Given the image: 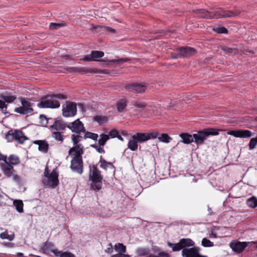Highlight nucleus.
Returning <instances> with one entry per match:
<instances>
[{"label":"nucleus","mask_w":257,"mask_h":257,"mask_svg":"<svg viewBox=\"0 0 257 257\" xmlns=\"http://www.w3.org/2000/svg\"><path fill=\"white\" fill-rule=\"evenodd\" d=\"M100 138L98 140V145L100 146L103 147L107 140L109 139V136L102 134L100 135Z\"/></svg>","instance_id":"nucleus-30"},{"label":"nucleus","mask_w":257,"mask_h":257,"mask_svg":"<svg viewBox=\"0 0 257 257\" xmlns=\"http://www.w3.org/2000/svg\"><path fill=\"white\" fill-rule=\"evenodd\" d=\"M8 132L6 135V138L9 141L15 140L19 143L23 144L25 140L28 139L21 131L15 130L14 132Z\"/></svg>","instance_id":"nucleus-9"},{"label":"nucleus","mask_w":257,"mask_h":257,"mask_svg":"<svg viewBox=\"0 0 257 257\" xmlns=\"http://www.w3.org/2000/svg\"><path fill=\"white\" fill-rule=\"evenodd\" d=\"M3 171L5 175L8 177H11L13 172L15 171L14 167L12 166L4 164L2 167Z\"/></svg>","instance_id":"nucleus-22"},{"label":"nucleus","mask_w":257,"mask_h":257,"mask_svg":"<svg viewBox=\"0 0 257 257\" xmlns=\"http://www.w3.org/2000/svg\"><path fill=\"white\" fill-rule=\"evenodd\" d=\"M125 255L126 256V257H131V256H130V255H127V254H125Z\"/></svg>","instance_id":"nucleus-64"},{"label":"nucleus","mask_w":257,"mask_h":257,"mask_svg":"<svg viewBox=\"0 0 257 257\" xmlns=\"http://www.w3.org/2000/svg\"><path fill=\"white\" fill-rule=\"evenodd\" d=\"M99 163H100V167L104 170H106L108 166L107 165H109L110 166H112V167H114L113 165L110 162H107L105 160H104L102 158V156H100Z\"/></svg>","instance_id":"nucleus-41"},{"label":"nucleus","mask_w":257,"mask_h":257,"mask_svg":"<svg viewBox=\"0 0 257 257\" xmlns=\"http://www.w3.org/2000/svg\"><path fill=\"white\" fill-rule=\"evenodd\" d=\"M256 243H257V242L255 241L240 242L239 241H233L230 242L229 246L233 251L237 253H240L242 252L249 244Z\"/></svg>","instance_id":"nucleus-8"},{"label":"nucleus","mask_w":257,"mask_h":257,"mask_svg":"<svg viewBox=\"0 0 257 257\" xmlns=\"http://www.w3.org/2000/svg\"><path fill=\"white\" fill-rule=\"evenodd\" d=\"M257 145V137L255 138H252L250 140L249 143L248 144L249 149L250 150H252L254 148H255Z\"/></svg>","instance_id":"nucleus-45"},{"label":"nucleus","mask_w":257,"mask_h":257,"mask_svg":"<svg viewBox=\"0 0 257 257\" xmlns=\"http://www.w3.org/2000/svg\"><path fill=\"white\" fill-rule=\"evenodd\" d=\"M136 253L139 256L149 255H150V249L148 247H139L137 249Z\"/></svg>","instance_id":"nucleus-27"},{"label":"nucleus","mask_w":257,"mask_h":257,"mask_svg":"<svg viewBox=\"0 0 257 257\" xmlns=\"http://www.w3.org/2000/svg\"><path fill=\"white\" fill-rule=\"evenodd\" d=\"M15 112L19 113L21 114H27L29 113H32L31 112V109L30 108H27L23 107L22 106L18 107H16L15 110Z\"/></svg>","instance_id":"nucleus-32"},{"label":"nucleus","mask_w":257,"mask_h":257,"mask_svg":"<svg viewBox=\"0 0 257 257\" xmlns=\"http://www.w3.org/2000/svg\"><path fill=\"white\" fill-rule=\"evenodd\" d=\"M92 167L93 170L91 172L90 168L89 175V179L91 181V188L95 191H99L102 188L103 177L96 165H93Z\"/></svg>","instance_id":"nucleus-3"},{"label":"nucleus","mask_w":257,"mask_h":257,"mask_svg":"<svg viewBox=\"0 0 257 257\" xmlns=\"http://www.w3.org/2000/svg\"><path fill=\"white\" fill-rule=\"evenodd\" d=\"M227 134L236 138L242 139L249 138L252 135V133L251 131L243 129H237L228 131L227 132Z\"/></svg>","instance_id":"nucleus-13"},{"label":"nucleus","mask_w":257,"mask_h":257,"mask_svg":"<svg viewBox=\"0 0 257 257\" xmlns=\"http://www.w3.org/2000/svg\"><path fill=\"white\" fill-rule=\"evenodd\" d=\"M49 148V145L48 143L44 140L42 141L41 143L39 144V151L46 153Z\"/></svg>","instance_id":"nucleus-36"},{"label":"nucleus","mask_w":257,"mask_h":257,"mask_svg":"<svg viewBox=\"0 0 257 257\" xmlns=\"http://www.w3.org/2000/svg\"><path fill=\"white\" fill-rule=\"evenodd\" d=\"M52 137L57 141L62 142L63 140V135L61 133L58 132H54L52 133Z\"/></svg>","instance_id":"nucleus-43"},{"label":"nucleus","mask_w":257,"mask_h":257,"mask_svg":"<svg viewBox=\"0 0 257 257\" xmlns=\"http://www.w3.org/2000/svg\"><path fill=\"white\" fill-rule=\"evenodd\" d=\"M11 176L12 177L13 180H14L15 182H16V183H20V181H21L20 177L18 175H17L16 174H13Z\"/></svg>","instance_id":"nucleus-52"},{"label":"nucleus","mask_w":257,"mask_h":257,"mask_svg":"<svg viewBox=\"0 0 257 257\" xmlns=\"http://www.w3.org/2000/svg\"><path fill=\"white\" fill-rule=\"evenodd\" d=\"M221 50L225 53L229 55H234L237 53L238 51L235 48H230L227 46H223L221 48Z\"/></svg>","instance_id":"nucleus-31"},{"label":"nucleus","mask_w":257,"mask_h":257,"mask_svg":"<svg viewBox=\"0 0 257 257\" xmlns=\"http://www.w3.org/2000/svg\"><path fill=\"white\" fill-rule=\"evenodd\" d=\"M70 69L73 70V71H75L76 70V68H74V67H71L70 68Z\"/></svg>","instance_id":"nucleus-63"},{"label":"nucleus","mask_w":257,"mask_h":257,"mask_svg":"<svg viewBox=\"0 0 257 257\" xmlns=\"http://www.w3.org/2000/svg\"><path fill=\"white\" fill-rule=\"evenodd\" d=\"M63 26L62 24L51 23L50 24L49 28L51 30H58Z\"/></svg>","instance_id":"nucleus-47"},{"label":"nucleus","mask_w":257,"mask_h":257,"mask_svg":"<svg viewBox=\"0 0 257 257\" xmlns=\"http://www.w3.org/2000/svg\"><path fill=\"white\" fill-rule=\"evenodd\" d=\"M0 97L3 99L5 102L11 103L16 99V96L14 95H2Z\"/></svg>","instance_id":"nucleus-40"},{"label":"nucleus","mask_w":257,"mask_h":257,"mask_svg":"<svg viewBox=\"0 0 257 257\" xmlns=\"http://www.w3.org/2000/svg\"><path fill=\"white\" fill-rule=\"evenodd\" d=\"M6 164L8 165H16L20 163L19 157L15 155H11L8 159L7 158L6 162H5Z\"/></svg>","instance_id":"nucleus-20"},{"label":"nucleus","mask_w":257,"mask_h":257,"mask_svg":"<svg viewBox=\"0 0 257 257\" xmlns=\"http://www.w3.org/2000/svg\"><path fill=\"white\" fill-rule=\"evenodd\" d=\"M17 256L19 257H22L23 256V253L21 252H19L17 253Z\"/></svg>","instance_id":"nucleus-62"},{"label":"nucleus","mask_w":257,"mask_h":257,"mask_svg":"<svg viewBox=\"0 0 257 257\" xmlns=\"http://www.w3.org/2000/svg\"><path fill=\"white\" fill-rule=\"evenodd\" d=\"M44 174V176L46 178L49 177L50 176V174L49 173V171L48 168L47 167H46Z\"/></svg>","instance_id":"nucleus-56"},{"label":"nucleus","mask_w":257,"mask_h":257,"mask_svg":"<svg viewBox=\"0 0 257 257\" xmlns=\"http://www.w3.org/2000/svg\"><path fill=\"white\" fill-rule=\"evenodd\" d=\"M109 245L110 246V247L107 248L106 251L108 253H110L112 251V246L111 243H110Z\"/></svg>","instance_id":"nucleus-58"},{"label":"nucleus","mask_w":257,"mask_h":257,"mask_svg":"<svg viewBox=\"0 0 257 257\" xmlns=\"http://www.w3.org/2000/svg\"><path fill=\"white\" fill-rule=\"evenodd\" d=\"M127 105V101L125 99H121L116 103V108L118 112H122Z\"/></svg>","instance_id":"nucleus-24"},{"label":"nucleus","mask_w":257,"mask_h":257,"mask_svg":"<svg viewBox=\"0 0 257 257\" xmlns=\"http://www.w3.org/2000/svg\"><path fill=\"white\" fill-rule=\"evenodd\" d=\"M76 104L74 102H68L65 106L63 105L62 114L64 117L74 116L76 115Z\"/></svg>","instance_id":"nucleus-12"},{"label":"nucleus","mask_w":257,"mask_h":257,"mask_svg":"<svg viewBox=\"0 0 257 257\" xmlns=\"http://www.w3.org/2000/svg\"><path fill=\"white\" fill-rule=\"evenodd\" d=\"M199 250V248L196 246L185 248L182 250V255L183 257H207L200 254Z\"/></svg>","instance_id":"nucleus-14"},{"label":"nucleus","mask_w":257,"mask_h":257,"mask_svg":"<svg viewBox=\"0 0 257 257\" xmlns=\"http://www.w3.org/2000/svg\"><path fill=\"white\" fill-rule=\"evenodd\" d=\"M93 120L99 124H102L107 121V117L105 116L96 115L94 117Z\"/></svg>","instance_id":"nucleus-39"},{"label":"nucleus","mask_w":257,"mask_h":257,"mask_svg":"<svg viewBox=\"0 0 257 257\" xmlns=\"http://www.w3.org/2000/svg\"><path fill=\"white\" fill-rule=\"evenodd\" d=\"M14 205L16 207V209L19 213L23 212L24 204L23 201L20 200H15L14 201Z\"/></svg>","instance_id":"nucleus-29"},{"label":"nucleus","mask_w":257,"mask_h":257,"mask_svg":"<svg viewBox=\"0 0 257 257\" xmlns=\"http://www.w3.org/2000/svg\"><path fill=\"white\" fill-rule=\"evenodd\" d=\"M104 29L106 32L110 33H114L115 32V30L113 29L108 26L104 27Z\"/></svg>","instance_id":"nucleus-54"},{"label":"nucleus","mask_w":257,"mask_h":257,"mask_svg":"<svg viewBox=\"0 0 257 257\" xmlns=\"http://www.w3.org/2000/svg\"><path fill=\"white\" fill-rule=\"evenodd\" d=\"M213 30L218 34H226L228 32L227 29L224 27L216 28Z\"/></svg>","instance_id":"nucleus-48"},{"label":"nucleus","mask_w":257,"mask_h":257,"mask_svg":"<svg viewBox=\"0 0 257 257\" xmlns=\"http://www.w3.org/2000/svg\"><path fill=\"white\" fill-rule=\"evenodd\" d=\"M196 51L193 48L189 47H183L177 49L175 52L171 53V57L174 59L181 57H189L194 55Z\"/></svg>","instance_id":"nucleus-7"},{"label":"nucleus","mask_w":257,"mask_h":257,"mask_svg":"<svg viewBox=\"0 0 257 257\" xmlns=\"http://www.w3.org/2000/svg\"><path fill=\"white\" fill-rule=\"evenodd\" d=\"M66 99L67 97L60 93L46 95L41 98L40 102L37 104V106L40 108H57L60 106L59 100Z\"/></svg>","instance_id":"nucleus-1"},{"label":"nucleus","mask_w":257,"mask_h":257,"mask_svg":"<svg viewBox=\"0 0 257 257\" xmlns=\"http://www.w3.org/2000/svg\"><path fill=\"white\" fill-rule=\"evenodd\" d=\"M196 13L199 15L200 17L205 19L230 18L240 14V12L238 11H223L220 8H218L215 11L212 12H209L204 9H199L196 10Z\"/></svg>","instance_id":"nucleus-2"},{"label":"nucleus","mask_w":257,"mask_h":257,"mask_svg":"<svg viewBox=\"0 0 257 257\" xmlns=\"http://www.w3.org/2000/svg\"><path fill=\"white\" fill-rule=\"evenodd\" d=\"M81 60L83 61H93L91 53H90V55H88L84 56Z\"/></svg>","instance_id":"nucleus-51"},{"label":"nucleus","mask_w":257,"mask_h":257,"mask_svg":"<svg viewBox=\"0 0 257 257\" xmlns=\"http://www.w3.org/2000/svg\"><path fill=\"white\" fill-rule=\"evenodd\" d=\"M47 179V185L49 187L54 188L59 184L58 173L55 170H53Z\"/></svg>","instance_id":"nucleus-17"},{"label":"nucleus","mask_w":257,"mask_h":257,"mask_svg":"<svg viewBox=\"0 0 257 257\" xmlns=\"http://www.w3.org/2000/svg\"><path fill=\"white\" fill-rule=\"evenodd\" d=\"M158 139L164 143H169L172 140V138L169 136L167 134H162L161 136L158 137Z\"/></svg>","instance_id":"nucleus-42"},{"label":"nucleus","mask_w":257,"mask_h":257,"mask_svg":"<svg viewBox=\"0 0 257 257\" xmlns=\"http://www.w3.org/2000/svg\"><path fill=\"white\" fill-rule=\"evenodd\" d=\"M179 136L182 139L180 142L186 144H189L194 142L193 135H191L187 133H182L179 135Z\"/></svg>","instance_id":"nucleus-19"},{"label":"nucleus","mask_w":257,"mask_h":257,"mask_svg":"<svg viewBox=\"0 0 257 257\" xmlns=\"http://www.w3.org/2000/svg\"><path fill=\"white\" fill-rule=\"evenodd\" d=\"M84 151L81 149L78 151L73 152L70 155L73 156L71 161L70 169L73 172L82 174L83 171V164L82 155Z\"/></svg>","instance_id":"nucleus-4"},{"label":"nucleus","mask_w":257,"mask_h":257,"mask_svg":"<svg viewBox=\"0 0 257 257\" xmlns=\"http://www.w3.org/2000/svg\"><path fill=\"white\" fill-rule=\"evenodd\" d=\"M247 205L252 208L257 207V197L255 196H251L246 200Z\"/></svg>","instance_id":"nucleus-26"},{"label":"nucleus","mask_w":257,"mask_h":257,"mask_svg":"<svg viewBox=\"0 0 257 257\" xmlns=\"http://www.w3.org/2000/svg\"><path fill=\"white\" fill-rule=\"evenodd\" d=\"M118 140L121 141H123V139L122 138V137L118 134V135L116 136V137Z\"/></svg>","instance_id":"nucleus-60"},{"label":"nucleus","mask_w":257,"mask_h":257,"mask_svg":"<svg viewBox=\"0 0 257 257\" xmlns=\"http://www.w3.org/2000/svg\"><path fill=\"white\" fill-rule=\"evenodd\" d=\"M219 134L218 130L213 128H208L200 131L193 134L194 142L197 145H202L204 141L210 136H216Z\"/></svg>","instance_id":"nucleus-5"},{"label":"nucleus","mask_w":257,"mask_h":257,"mask_svg":"<svg viewBox=\"0 0 257 257\" xmlns=\"http://www.w3.org/2000/svg\"><path fill=\"white\" fill-rule=\"evenodd\" d=\"M68 125V124L65 123L62 118H58L55 120L53 124L50 126V128L56 131H62L64 130Z\"/></svg>","instance_id":"nucleus-18"},{"label":"nucleus","mask_w":257,"mask_h":257,"mask_svg":"<svg viewBox=\"0 0 257 257\" xmlns=\"http://www.w3.org/2000/svg\"><path fill=\"white\" fill-rule=\"evenodd\" d=\"M158 135V132H152L150 133H137L133 136L139 144H142L150 139L157 138Z\"/></svg>","instance_id":"nucleus-11"},{"label":"nucleus","mask_w":257,"mask_h":257,"mask_svg":"<svg viewBox=\"0 0 257 257\" xmlns=\"http://www.w3.org/2000/svg\"><path fill=\"white\" fill-rule=\"evenodd\" d=\"M90 146L92 148L95 149V150L99 153H104L105 151L99 145L98 146L96 144L90 145Z\"/></svg>","instance_id":"nucleus-49"},{"label":"nucleus","mask_w":257,"mask_h":257,"mask_svg":"<svg viewBox=\"0 0 257 257\" xmlns=\"http://www.w3.org/2000/svg\"><path fill=\"white\" fill-rule=\"evenodd\" d=\"M7 105L6 104L5 102L0 100V108L3 110L4 108H7Z\"/></svg>","instance_id":"nucleus-55"},{"label":"nucleus","mask_w":257,"mask_h":257,"mask_svg":"<svg viewBox=\"0 0 257 257\" xmlns=\"http://www.w3.org/2000/svg\"><path fill=\"white\" fill-rule=\"evenodd\" d=\"M218 228L215 227L214 229H212L211 231V233L209 234V237L210 238H217V236L216 235V233L214 232V230L218 229Z\"/></svg>","instance_id":"nucleus-53"},{"label":"nucleus","mask_w":257,"mask_h":257,"mask_svg":"<svg viewBox=\"0 0 257 257\" xmlns=\"http://www.w3.org/2000/svg\"><path fill=\"white\" fill-rule=\"evenodd\" d=\"M114 248L116 251L120 253H123L126 251V247L122 243H118L115 244Z\"/></svg>","instance_id":"nucleus-34"},{"label":"nucleus","mask_w":257,"mask_h":257,"mask_svg":"<svg viewBox=\"0 0 257 257\" xmlns=\"http://www.w3.org/2000/svg\"><path fill=\"white\" fill-rule=\"evenodd\" d=\"M167 245L172 248L173 251H177L186 248L187 247L193 246L194 245V242L190 238H182L177 243L168 242Z\"/></svg>","instance_id":"nucleus-6"},{"label":"nucleus","mask_w":257,"mask_h":257,"mask_svg":"<svg viewBox=\"0 0 257 257\" xmlns=\"http://www.w3.org/2000/svg\"><path fill=\"white\" fill-rule=\"evenodd\" d=\"M15 237V235L14 233L11 235L8 234V230H6L5 232H2L0 234V237L2 239H7L10 241H12L14 240Z\"/></svg>","instance_id":"nucleus-38"},{"label":"nucleus","mask_w":257,"mask_h":257,"mask_svg":"<svg viewBox=\"0 0 257 257\" xmlns=\"http://www.w3.org/2000/svg\"><path fill=\"white\" fill-rule=\"evenodd\" d=\"M83 139L84 137L81 136L80 134H73L71 135V139L74 147L69 149L68 151L69 155L72 154L73 152H77L80 151L81 149L82 151H84L83 146L81 144H79V142H81Z\"/></svg>","instance_id":"nucleus-10"},{"label":"nucleus","mask_w":257,"mask_h":257,"mask_svg":"<svg viewBox=\"0 0 257 257\" xmlns=\"http://www.w3.org/2000/svg\"><path fill=\"white\" fill-rule=\"evenodd\" d=\"M138 144H139L136 138L134 136H132V139L130 140L127 144V148L132 151H135L138 149Z\"/></svg>","instance_id":"nucleus-23"},{"label":"nucleus","mask_w":257,"mask_h":257,"mask_svg":"<svg viewBox=\"0 0 257 257\" xmlns=\"http://www.w3.org/2000/svg\"><path fill=\"white\" fill-rule=\"evenodd\" d=\"M126 256L125 255V254H123V253H118V254H114L112 256V257H126Z\"/></svg>","instance_id":"nucleus-57"},{"label":"nucleus","mask_w":257,"mask_h":257,"mask_svg":"<svg viewBox=\"0 0 257 257\" xmlns=\"http://www.w3.org/2000/svg\"><path fill=\"white\" fill-rule=\"evenodd\" d=\"M93 60L94 61H99L98 59L102 58L104 54L102 51H92L91 52Z\"/></svg>","instance_id":"nucleus-28"},{"label":"nucleus","mask_w":257,"mask_h":257,"mask_svg":"<svg viewBox=\"0 0 257 257\" xmlns=\"http://www.w3.org/2000/svg\"><path fill=\"white\" fill-rule=\"evenodd\" d=\"M67 127L71 130L72 132L76 134H81V133H84L85 132L83 124L80 121L79 119H77L68 124Z\"/></svg>","instance_id":"nucleus-15"},{"label":"nucleus","mask_w":257,"mask_h":257,"mask_svg":"<svg viewBox=\"0 0 257 257\" xmlns=\"http://www.w3.org/2000/svg\"><path fill=\"white\" fill-rule=\"evenodd\" d=\"M201 244L204 247H211L213 246V242L207 238H203Z\"/></svg>","instance_id":"nucleus-46"},{"label":"nucleus","mask_w":257,"mask_h":257,"mask_svg":"<svg viewBox=\"0 0 257 257\" xmlns=\"http://www.w3.org/2000/svg\"><path fill=\"white\" fill-rule=\"evenodd\" d=\"M125 88L135 93H142L145 91L146 88V84L144 83H133L131 84L126 85Z\"/></svg>","instance_id":"nucleus-16"},{"label":"nucleus","mask_w":257,"mask_h":257,"mask_svg":"<svg viewBox=\"0 0 257 257\" xmlns=\"http://www.w3.org/2000/svg\"><path fill=\"white\" fill-rule=\"evenodd\" d=\"M41 141H42L41 140H36V141H35L34 142V143L35 144H36V145H39V144H40L41 143Z\"/></svg>","instance_id":"nucleus-61"},{"label":"nucleus","mask_w":257,"mask_h":257,"mask_svg":"<svg viewBox=\"0 0 257 257\" xmlns=\"http://www.w3.org/2000/svg\"><path fill=\"white\" fill-rule=\"evenodd\" d=\"M118 133L116 130H113L110 131L109 133V134L108 135L109 136V138H114L116 137V136L118 135Z\"/></svg>","instance_id":"nucleus-50"},{"label":"nucleus","mask_w":257,"mask_h":257,"mask_svg":"<svg viewBox=\"0 0 257 257\" xmlns=\"http://www.w3.org/2000/svg\"><path fill=\"white\" fill-rule=\"evenodd\" d=\"M39 118L40 119L41 123L42 125H46L48 123L49 121L52 120L51 118H47L44 114H41Z\"/></svg>","instance_id":"nucleus-44"},{"label":"nucleus","mask_w":257,"mask_h":257,"mask_svg":"<svg viewBox=\"0 0 257 257\" xmlns=\"http://www.w3.org/2000/svg\"><path fill=\"white\" fill-rule=\"evenodd\" d=\"M130 59L127 58H120L115 59H112L109 60V62L110 63H115L117 65H121L123 64L124 63L130 61Z\"/></svg>","instance_id":"nucleus-33"},{"label":"nucleus","mask_w":257,"mask_h":257,"mask_svg":"<svg viewBox=\"0 0 257 257\" xmlns=\"http://www.w3.org/2000/svg\"><path fill=\"white\" fill-rule=\"evenodd\" d=\"M21 104H22V106L23 107L25 108L26 109H27L28 108H30L31 109V112L32 113L33 109L32 108V103L31 102H30L28 100L26 99L25 98H22Z\"/></svg>","instance_id":"nucleus-35"},{"label":"nucleus","mask_w":257,"mask_h":257,"mask_svg":"<svg viewBox=\"0 0 257 257\" xmlns=\"http://www.w3.org/2000/svg\"><path fill=\"white\" fill-rule=\"evenodd\" d=\"M51 250L57 257H75L74 255L70 252H63L59 251L57 249H51Z\"/></svg>","instance_id":"nucleus-21"},{"label":"nucleus","mask_w":257,"mask_h":257,"mask_svg":"<svg viewBox=\"0 0 257 257\" xmlns=\"http://www.w3.org/2000/svg\"><path fill=\"white\" fill-rule=\"evenodd\" d=\"M50 246H52V244L51 243H48L45 245V248L48 249V250H50L49 249V247Z\"/></svg>","instance_id":"nucleus-59"},{"label":"nucleus","mask_w":257,"mask_h":257,"mask_svg":"<svg viewBox=\"0 0 257 257\" xmlns=\"http://www.w3.org/2000/svg\"><path fill=\"white\" fill-rule=\"evenodd\" d=\"M132 105L140 109V110L134 109L135 111H142L146 106L147 103L139 100L133 101L132 103Z\"/></svg>","instance_id":"nucleus-25"},{"label":"nucleus","mask_w":257,"mask_h":257,"mask_svg":"<svg viewBox=\"0 0 257 257\" xmlns=\"http://www.w3.org/2000/svg\"><path fill=\"white\" fill-rule=\"evenodd\" d=\"M84 136V139H86L87 138L91 139L94 141H97L98 136L97 134L91 133L89 132H85Z\"/></svg>","instance_id":"nucleus-37"}]
</instances>
